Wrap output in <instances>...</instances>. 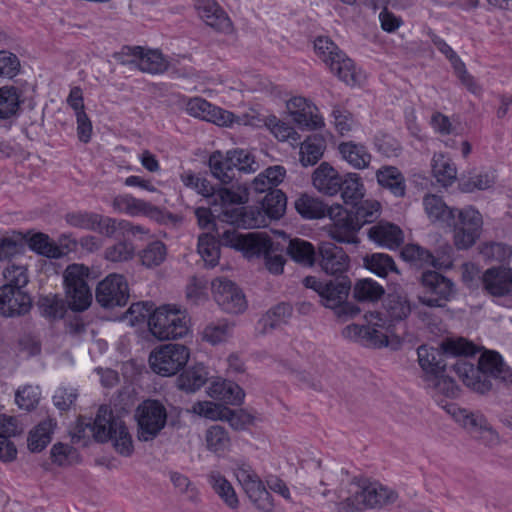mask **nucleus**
Returning a JSON list of instances; mask_svg holds the SVG:
<instances>
[{"instance_id": "1", "label": "nucleus", "mask_w": 512, "mask_h": 512, "mask_svg": "<svg viewBox=\"0 0 512 512\" xmlns=\"http://www.w3.org/2000/svg\"><path fill=\"white\" fill-rule=\"evenodd\" d=\"M442 351L420 346L417 349L418 362L424 372V380L427 385L443 394L454 393L453 381L444 375L447 363L445 357L450 356H472L478 352V347L472 342L463 338L447 339L441 345Z\"/></svg>"}, {"instance_id": "2", "label": "nucleus", "mask_w": 512, "mask_h": 512, "mask_svg": "<svg viewBox=\"0 0 512 512\" xmlns=\"http://www.w3.org/2000/svg\"><path fill=\"white\" fill-rule=\"evenodd\" d=\"M89 431L97 441L105 442L111 440L118 453L123 456H130L133 452L131 435L124 421L114 416L107 406H100L93 423L90 419L79 418L72 432L74 441H80L87 437Z\"/></svg>"}, {"instance_id": "3", "label": "nucleus", "mask_w": 512, "mask_h": 512, "mask_svg": "<svg viewBox=\"0 0 512 512\" xmlns=\"http://www.w3.org/2000/svg\"><path fill=\"white\" fill-rule=\"evenodd\" d=\"M218 236L222 245L242 251L246 257L263 256L269 272L276 275L283 272L285 259L278 253L282 249L265 233L242 234L230 227Z\"/></svg>"}, {"instance_id": "4", "label": "nucleus", "mask_w": 512, "mask_h": 512, "mask_svg": "<svg viewBox=\"0 0 512 512\" xmlns=\"http://www.w3.org/2000/svg\"><path fill=\"white\" fill-rule=\"evenodd\" d=\"M396 490L378 482L363 481L349 497L337 503L338 512H362L368 509L381 510L398 501Z\"/></svg>"}, {"instance_id": "5", "label": "nucleus", "mask_w": 512, "mask_h": 512, "mask_svg": "<svg viewBox=\"0 0 512 512\" xmlns=\"http://www.w3.org/2000/svg\"><path fill=\"white\" fill-rule=\"evenodd\" d=\"M148 326L151 334L161 341L179 339L189 333V317L175 305H163L149 315Z\"/></svg>"}, {"instance_id": "6", "label": "nucleus", "mask_w": 512, "mask_h": 512, "mask_svg": "<svg viewBox=\"0 0 512 512\" xmlns=\"http://www.w3.org/2000/svg\"><path fill=\"white\" fill-rule=\"evenodd\" d=\"M232 471L239 486L257 510L261 512L274 511L273 497L251 465L243 461H236Z\"/></svg>"}, {"instance_id": "7", "label": "nucleus", "mask_w": 512, "mask_h": 512, "mask_svg": "<svg viewBox=\"0 0 512 512\" xmlns=\"http://www.w3.org/2000/svg\"><path fill=\"white\" fill-rule=\"evenodd\" d=\"M447 226L453 227L454 245L459 250L471 248L480 238L483 217L481 213L473 206H466L462 209H456L453 223Z\"/></svg>"}, {"instance_id": "8", "label": "nucleus", "mask_w": 512, "mask_h": 512, "mask_svg": "<svg viewBox=\"0 0 512 512\" xmlns=\"http://www.w3.org/2000/svg\"><path fill=\"white\" fill-rule=\"evenodd\" d=\"M88 267L83 264H71L64 271V285L68 306L73 311L86 310L92 301L87 284Z\"/></svg>"}, {"instance_id": "9", "label": "nucleus", "mask_w": 512, "mask_h": 512, "mask_svg": "<svg viewBox=\"0 0 512 512\" xmlns=\"http://www.w3.org/2000/svg\"><path fill=\"white\" fill-rule=\"evenodd\" d=\"M190 358V350L182 344H163L153 349L149 355L152 371L158 375L169 377L182 370Z\"/></svg>"}, {"instance_id": "10", "label": "nucleus", "mask_w": 512, "mask_h": 512, "mask_svg": "<svg viewBox=\"0 0 512 512\" xmlns=\"http://www.w3.org/2000/svg\"><path fill=\"white\" fill-rule=\"evenodd\" d=\"M315 52L340 80L355 84L356 73L353 61L348 58L328 37L320 36L314 42Z\"/></svg>"}, {"instance_id": "11", "label": "nucleus", "mask_w": 512, "mask_h": 512, "mask_svg": "<svg viewBox=\"0 0 512 512\" xmlns=\"http://www.w3.org/2000/svg\"><path fill=\"white\" fill-rule=\"evenodd\" d=\"M137 437L140 441L154 440L165 427L167 411L165 406L157 400H145L136 409Z\"/></svg>"}, {"instance_id": "12", "label": "nucleus", "mask_w": 512, "mask_h": 512, "mask_svg": "<svg viewBox=\"0 0 512 512\" xmlns=\"http://www.w3.org/2000/svg\"><path fill=\"white\" fill-rule=\"evenodd\" d=\"M423 294L418 301L427 307H444L454 295L453 282L436 271H425L421 276Z\"/></svg>"}, {"instance_id": "13", "label": "nucleus", "mask_w": 512, "mask_h": 512, "mask_svg": "<svg viewBox=\"0 0 512 512\" xmlns=\"http://www.w3.org/2000/svg\"><path fill=\"white\" fill-rule=\"evenodd\" d=\"M122 64H135L142 72L150 74L163 73L168 62L158 50H145L140 46H124L114 55Z\"/></svg>"}, {"instance_id": "14", "label": "nucleus", "mask_w": 512, "mask_h": 512, "mask_svg": "<svg viewBox=\"0 0 512 512\" xmlns=\"http://www.w3.org/2000/svg\"><path fill=\"white\" fill-rule=\"evenodd\" d=\"M303 284L317 292L321 304L330 309L339 307L347 299L351 289V281L348 277L322 282L314 276H307L303 279Z\"/></svg>"}, {"instance_id": "15", "label": "nucleus", "mask_w": 512, "mask_h": 512, "mask_svg": "<svg viewBox=\"0 0 512 512\" xmlns=\"http://www.w3.org/2000/svg\"><path fill=\"white\" fill-rule=\"evenodd\" d=\"M328 217L332 221L329 236L339 243L356 244L359 242L357 233L361 229L353 213L342 205H332L328 209Z\"/></svg>"}, {"instance_id": "16", "label": "nucleus", "mask_w": 512, "mask_h": 512, "mask_svg": "<svg viewBox=\"0 0 512 512\" xmlns=\"http://www.w3.org/2000/svg\"><path fill=\"white\" fill-rule=\"evenodd\" d=\"M95 296L104 308L125 306L129 299L128 283L123 275L109 274L98 283Z\"/></svg>"}, {"instance_id": "17", "label": "nucleus", "mask_w": 512, "mask_h": 512, "mask_svg": "<svg viewBox=\"0 0 512 512\" xmlns=\"http://www.w3.org/2000/svg\"><path fill=\"white\" fill-rule=\"evenodd\" d=\"M211 286L215 301L227 313L239 314L246 309L245 296L232 281L226 278H217Z\"/></svg>"}, {"instance_id": "18", "label": "nucleus", "mask_w": 512, "mask_h": 512, "mask_svg": "<svg viewBox=\"0 0 512 512\" xmlns=\"http://www.w3.org/2000/svg\"><path fill=\"white\" fill-rule=\"evenodd\" d=\"M316 261L321 270L327 275L344 277L349 269V256L332 242H322L318 247Z\"/></svg>"}, {"instance_id": "19", "label": "nucleus", "mask_w": 512, "mask_h": 512, "mask_svg": "<svg viewBox=\"0 0 512 512\" xmlns=\"http://www.w3.org/2000/svg\"><path fill=\"white\" fill-rule=\"evenodd\" d=\"M287 109L293 121L302 129L316 130L324 126L318 108L303 97H294L287 102Z\"/></svg>"}, {"instance_id": "20", "label": "nucleus", "mask_w": 512, "mask_h": 512, "mask_svg": "<svg viewBox=\"0 0 512 512\" xmlns=\"http://www.w3.org/2000/svg\"><path fill=\"white\" fill-rule=\"evenodd\" d=\"M198 16L217 32L229 34L233 25L226 12L215 0H193Z\"/></svg>"}, {"instance_id": "21", "label": "nucleus", "mask_w": 512, "mask_h": 512, "mask_svg": "<svg viewBox=\"0 0 512 512\" xmlns=\"http://www.w3.org/2000/svg\"><path fill=\"white\" fill-rule=\"evenodd\" d=\"M483 290L493 297L512 295V269L499 266L487 269L482 275Z\"/></svg>"}, {"instance_id": "22", "label": "nucleus", "mask_w": 512, "mask_h": 512, "mask_svg": "<svg viewBox=\"0 0 512 512\" xmlns=\"http://www.w3.org/2000/svg\"><path fill=\"white\" fill-rule=\"evenodd\" d=\"M31 297L23 290L0 287V313L13 317L27 313L31 308Z\"/></svg>"}, {"instance_id": "23", "label": "nucleus", "mask_w": 512, "mask_h": 512, "mask_svg": "<svg viewBox=\"0 0 512 512\" xmlns=\"http://www.w3.org/2000/svg\"><path fill=\"white\" fill-rule=\"evenodd\" d=\"M341 159L355 170L369 168L372 155L366 145L355 141H343L337 146Z\"/></svg>"}, {"instance_id": "24", "label": "nucleus", "mask_w": 512, "mask_h": 512, "mask_svg": "<svg viewBox=\"0 0 512 512\" xmlns=\"http://www.w3.org/2000/svg\"><path fill=\"white\" fill-rule=\"evenodd\" d=\"M342 177L328 162H322L313 172L312 182L319 192L334 196L341 190Z\"/></svg>"}, {"instance_id": "25", "label": "nucleus", "mask_w": 512, "mask_h": 512, "mask_svg": "<svg viewBox=\"0 0 512 512\" xmlns=\"http://www.w3.org/2000/svg\"><path fill=\"white\" fill-rule=\"evenodd\" d=\"M452 369L463 383L474 391L484 394L491 390V382L486 378L481 379L478 367L465 358H459L452 364Z\"/></svg>"}, {"instance_id": "26", "label": "nucleus", "mask_w": 512, "mask_h": 512, "mask_svg": "<svg viewBox=\"0 0 512 512\" xmlns=\"http://www.w3.org/2000/svg\"><path fill=\"white\" fill-rule=\"evenodd\" d=\"M478 369L481 378L488 375L502 381L512 380L510 368L503 362L501 355L496 351H484L479 358Z\"/></svg>"}, {"instance_id": "27", "label": "nucleus", "mask_w": 512, "mask_h": 512, "mask_svg": "<svg viewBox=\"0 0 512 512\" xmlns=\"http://www.w3.org/2000/svg\"><path fill=\"white\" fill-rule=\"evenodd\" d=\"M370 240L376 244L389 248H398L404 239L402 230L389 222H379L368 230Z\"/></svg>"}, {"instance_id": "28", "label": "nucleus", "mask_w": 512, "mask_h": 512, "mask_svg": "<svg viewBox=\"0 0 512 512\" xmlns=\"http://www.w3.org/2000/svg\"><path fill=\"white\" fill-rule=\"evenodd\" d=\"M423 207L431 222L446 226L448 223H453L456 208L449 207L442 197L435 194H426L423 197Z\"/></svg>"}, {"instance_id": "29", "label": "nucleus", "mask_w": 512, "mask_h": 512, "mask_svg": "<svg viewBox=\"0 0 512 512\" xmlns=\"http://www.w3.org/2000/svg\"><path fill=\"white\" fill-rule=\"evenodd\" d=\"M16 420L0 414V459L11 461L16 457L17 449L14 443L9 440L10 437L20 433Z\"/></svg>"}, {"instance_id": "30", "label": "nucleus", "mask_w": 512, "mask_h": 512, "mask_svg": "<svg viewBox=\"0 0 512 512\" xmlns=\"http://www.w3.org/2000/svg\"><path fill=\"white\" fill-rule=\"evenodd\" d=\"M339 192L345 204L356 206L365 195V187L361 176L355 172H348L343 175Z\"/></svg>"}, {"instance_id": "31", "label": "nucleus", "mask_w": 512, "mask_h": 512, "mask_svg": "<svg viewBox=\"0 0 512 512\" xmlns=\"http://www.w3.org/2000/svg\"><path fill=\"white\" fill-rule=\"evenodd\" d=\"M376 179L381 187L390 190L396 197L405 195V178L397 167L383 166L376 171Z\"/></svg>"}, {"instance_id": "32", "label": "nucleus", "mask_w": 512, "mask_h": 512, "mask_svg": "<svg viewBox=\"0 0 512 512\" xmlns=\"http://www.w3.org/2000/svg\"><path fill=\"white\" fill-rule=\"evenodd\" d=\"M432 174L443 187L451 186L457 179V168L443 153H435L432 158Z\"/></svg>"}, {"instance_id": "33", "label": "nucleus", "mask_w": 512, "mask_h": 512, "mask_svg": "<svg viewBox=\"0 0 512 512\" xmlns=\"http://www.w3.org/2000/svg\"><path fill=\"white\" fill-rule=\"evenodd\" d=\"M195 190L205 197L214 198V202L219 199L222 204H241L247 200L244 195L227 188H221L216 191L213 185L205 178H200Z\"/></svg>"}, {"instance_id": "34", "label": "nucleus", "mask_w": 512, "mask_h": 512, "mask_svg": "<svg viewBox=\"0 0 512 512\" xmlns=\"http://www.w3.org/2000/svg\"><path fill=\"white\" fill-rule=\"evenodd\" d=\"M208 482L229 508L237 509L239 507V498L234 487L220 472L212 471L208 475Z\"/></svg>"}, {"instance_id": "35", "label": "nucleus", "mask_w": 512, "mask_h": 512, "mask_svg": "<svg viewBox=\"0 0 512 512\" xmlns=\"http://www.w3.org/2000/svg\"><path fill=\"white\" fill-rule=\"evenodd\" d=\"M292 313V306L288 303L283 302L275 305L259 320L258 324L261 326V332L268 333L280 327L282 324L287 323Z\"/></svg>"}, {"instance_id": "36", "label": "nucleus", "mask_w": 512, "mask_h": 512, "mask_svg": "<svg viewBox=\"0 0 512 512\" xmlns=\"http://www.w3.org/2000/svg\"><path fill=\"white\" fill-rule=\"evenodd\" d=\"M285 173L286 171L282 166L269 167L253 179L250 188L256 193H269L274 190L273 187L283 181Z\"/></svg>"}, {"instance_id": "37", "label": "nucleus", "mask_w": 512, "mask_h": 512, "mask_svg": "<svg viewBox=\"0 0 512 512\" xmlns=\"http://www.w3.org/2000/svg\"><path fill=\"white\" fill-rule=\"evenodd\" d=\"M326 141L322 136L312 135L301 143L300 162L304 167L315 165L323 156Z\"/></svg>"}, {"instance_id": "38", "label": "nucleus", "mask_w": 512, "mask_h": 512, "mask_svg": "<svg viewBox=\"0 0 512 512\" xmlns=\"http://www.w3.org/2000/svg\"><path fill=\"white\" fill-rule=\"evenodd\" d=\"M288 255L297 263L311 267L316 262V251L314 246L299 238L291 239L287 246Z\"/></svg>"}, {"instance_id": "39", "label": "nucleus", "mask_w": 512, "mask_h": 512, "mask_svg": "<svg viewBox=\"0 0 512 512\" xmlns=\"http://www.w3.org/2000/svg\"><path fill=\"white\" fill-rule=\"evenodd\" d=\"M209 166L214 177L222 183H230L235 177L234 163L228 152L224 156L220 151L212 153L209 158Z\"/></svg>"}, {"instance_id": "40", "label": "nucleus", "mask_w": 512, "mask_h": 512, "mask_svg": "<svg viewBox=\"0 0 512 512\" xmlns=\"http://www.w3.org/2000/svg\"><path fill=\"white\" fill-rule=\"evenodd\" d=\"M211 396L231 405H240L244 400L245 393L236 383L223 381L214 383L211 388Z\"/></svg>"}, {"instance_id": "41", "label": "nucleus", "mask_w": 512, "mask_h": 512, "mask_svg": "<svg viewBox=\"0 0 512 512\" xmlns=\"http://www.w3.org/2000/svg\"><path fill=\"white\" fill-rule=\"evenodd\" d=\"M296 211L305 219H320L328 215V209L321 200L307 194L301 195L295 201Z\"/></svg>"}, {"instance_id": "42", "label": "nucleus", "mask_w": 512, "mask_h": 512, "mask_svg": "<svg viewBox=\"0 0 512 512\" xmlns=\"http://www.w3.org/2000/svg\"><path fill=\"white\" fill-rule=\"evenodd\" d=\"M496 175L492 170L470 173L460 179L459 187L462 192L472 193L475 190H485L493 186Z\"/></svg>"}, {"instance_id": "43", "label": "nucleus", "mask_w": 512, "mask_h": 512, "mask_svg": "<svg viewBox=\"0 0 512 512\" xmlns=\"http://www.w3.org/2000/svg\"><path fill=\"white\" fill-rule=\"evenodd\" d=\"M401 257L406 262H409L417 267L424 266H433L436 267V259L433 254L417 245V244H407L401 250Z\"/></svg>"}, {"instance_id": "44", "label": "nucleus", "mask_w": 512, "mask_h": 512, "mask_svg": "<svg viewBox=\"0 0 512 512\" xmlns=\"http://www.w3.org/2000/svg\"><path fill=\"white\" fill-rule=\"evenodd\" d=\"M456 421L476 436L489 424L485 416L479 411H469L458 408L453 412Z\"/></svg>"}, {"instance_id": "45", "label": "nucleus", "mask_w": 512, "mask_h": 512, "mask_svg": "<svg viewBox=\"0 0 512 512\" xmlns=\"http://www.w3.org/2000/svg\"><path fill=\"white\" fill-rule=\"evenodd\" d=\"M205 440L207 449L216 454L226 452L231 445L228 432L220 425H213L208 428L205 434Z\"/></svg>"}, {"instance_id": "46", "label": "nucleus", "mask_w": 512, "mask_h": 512, "mask_svg": "<svg viewBox=\"0 0 512 512\" xmlns=\"http://www.w3.org/2000/svg\"><path fill=\"white\" fill-rule=\"evenodd\" d=\"M113 206L123 212H126L130 215H149L155 209L150 203L134 198L129 195L118 196L113 200Z\"/></svg>"}, {"instance_id": "47", "label": "nucleus", "mask_w": 512, "mask_h": 512, "mask_svg": "<svg viewBox=\"0 0 512 512\" xmlns=\"http://www.w3.org/2000/svg\"><path fill=\"white\" fill-rule=\"evenodd\" d=\"M387 317L391 321H401L411 313V304L407 297L399 294H389L385 303Z\"/></svg>"}, {"instance_id": "48", "label": "nucleus", "mask_w": 512, "mask_h": 512, "mask_svg": "<svg viewBox=\"0 0 512 512\" xmlns=\"http://www.w3.org/2000/svg\"><path fill=\"white\" fill-rule=\"evenodd\" d=\"M271 219L262 207H243L239 210L237 221L245 228L266 227Z\"/></svg>"}, {"instance_id": "49", "label": "nucleus", "mask_w": 512, "mask_h": 512, "mask_svg": "<svg viewBox=\"0 0 512 512\" xmlns=\"http://www.w3.org/2000/svg\"><path fill=\"white\" fill-rule=\"evenodd\" d=\"M19 97L16 87L0 88V119H9L17 114L20 106Z\"/></svg>"}, {"instance_id": "50", "label": "nucleus", "mask_w": 512, "mask_h": 512, "mask_svg": "<svg viewBox=\"0 0 512 512\" xmlns=\"http://www.w3.org/2000/svg\"><path fill=\"white\" fill-rule=\"evenodd\" d=\"M286 203L285 194L281 190L275 189L266 194L261 207L270 219H279L285 213Z\"/></svg>"}, {"instance_id": "51", "label": "nucleus", "mask_w": 512, "mask_h": 512, "mask_svg": "<svg viewBox=\"0 0 512 512\" xmlns=\"http://www.w3.org/2000/svg\"><path fill=\"white\" fill-rule=\"evenodd\" d=\"M365 266L379 277H386L389 272L398 273L393 258L384 253H374L364 259Z\"/></svg>"}, {"instance_id": "52", "label": "nucleus", "mask_w": 512, "mask_h": 512, "mask_svg": "<svg viewBox=\"0 0 512 512\" xmlns=\"http://www.w3.org/2000/svg\"><path fill=\"white\" fill-rule=\"evenodd\" d=\"M198 253L208 267L217 265L220 257V249L212 235L204 233L199 236Z\"/></svg>"}, {"instance_id": "53", "label": "nucleus", "mask_w": 512, "mask_h": 512, "mask_svg": "<svg viewBox=\"0 0 512 512\" xmlns=\"http://www.w3.org/2000/svg\"><path fill=\"white\" fill-rule=\"evenodd\" d=\"M383 294V287L371 279L359 280L353 290L354 298L360 302L377 301Z\"/></svg>"}, {"instance_id": "54", "label": "nucleus", "mask_w": 512, "mask_h": 512, "mask_svg": "<svg viewBox=\"0 0 512 512\" xmlns=\"http://www.w3.org/2000/svg\"><path fill=\"white\" fill-rule=\"evenodd\" d=\"M52 427L51 420L43 421L30 432L28 447L32 452H39L50 443Z\"/></svg>"}, {"instance_id": "55", "label": "nucleus", "mask_w": 512, "mask_h": 512, "mask_svg": "<svg viewBox=\"0 0 512 512\" xmlns=\"http://www.w3.org/2000/svg\"><path fill=\"white\" fill-rule=\"evenodd\" d=\"M207 380V375L202 367H194L182 373L178 379L180 389L187 392H194L200 389Z\"/></svg>"}, {"instance_id": "56", "label": "nucleus", "mask_w": 512, "mask_h": 512, "mask_svg": "<svg viewBox=\"0 0 512 512\" xmlns=\"http://www.w3.org/2000/svg\"><path fill=\"white\" fill-rule=\"evenodd\" d=\"M381 205L377 200L367 199L356 205L353 217L357 219L359 227L374 222L380 216Z\"/></svg>"}, {"instance_id": "57", "label": "nucleus", "mask_w": 512, "mask_h": 512, "mask_svg": "<svg viewBox=\"0 0 512 512\" xmlns=\"http://www.w3.org/2000/svg\"><path fill=\"white\" fill-rule=\"evenodd\" d=\"M64 219L71 227L95 231L99 221V214L88 211H73L67 213Z\"/></svg>"}, {"instance_id": "58", "label": "nucleus", "mask_w": 512, "mask_h": 512, "mask_svg": "<svg viewBox=\"0 0 512 512\" xmlns=\"http://www.w3.org/2000/svg\"><path fill=\"white\" fill-rule=\"evenodd\" d=\"M29 247L38 254L48 258H60L63 254L61 249L43 233L33 235L29 240Z\"/></svg>"}, {"instance_id": "59", "label": "nucleus", "mask_w": 512, "mask_h": 512, "mask_svg": "<svg viewBox=\"0 0 512 512\" xmlns=\"http://www.w3.org/2000/svg\"><path fill=\"white\" fill-rule=\"evenodd\" d=\"M38 307L44 316L50 318H62L66 312V304L63 299L52 294L40 297Z\"/></svg>"}, {"instance_id": "60", "label": "nucleus", "mask_w": 512, "mask_h": 512, "mask_svg": "<svg viewBox=\"0 0 512 512\" xmlns=\"http://www.w3.org/2000/svg\"><path fill=\"white\" fill-rule=\"evenodd\" d=\"M167 250L161 241H153L144 248L140 254L142 264L146 267L160 265L166 258Z\"/></svg>"}, {"instance_id": "61", "label": "nucleus", "mask_w": 512, "mask_h": 512, "mask_svg": "<svg viewBox=\"0 0 512 512\" xmlns=\"http://www.w3.org/2000/svg\"><path fill=\"white\" fill-rule=\"evenodd\" d=\"M231 329L232 327L226 320L210 323L203 330L202 338L203 340L216 345L225 341L229 337Z\"/></svg>"}, {"instance_id": "62", "label": "nucleus", "mask_w": 512, "mask_h": 512, "mask_svg": "<svg viewBox=\"0 0 512 512\" xmlns=\"http://www.w3.org/2000/svg\"><path fill=\"white\" fill-rule=\"evenodd\" d=\"M6 284L2 287H9L16 290H23L28 283L27 270L21 265H10L4 271Z\"/></svg>"}, {"instance_id": "63", "label": "nucleus", "mask_w": 512, "mask_h": 512, "mask_svg": "<svg viewBox=\"0 0 512 512\" xmlns=\"http://www.w3.org/2000/svg\"><path fill=\"white\" fill-rule=\"evenodd\" d=\"M135 248L132 243L119 241L105 250V259L111 262L129 261L134 257Z\"/></svg>"}, {"instance_id": "64", "label": "nucleus", "mask_w": 512, "mask_h": 512, "mask_svg": "<svg viewBox=\"0 0 512 512\" xmlns=\"http://www.w3.org/2000/svg\"><path fill=\"white\" fill-rule=\"evenodd\" d=\"M231 155L234 169L237 168L240 172L252 173L258 170L259 164L255 161V157L248 151L236 149L228 151Z\"/></svg>"}]
</instances>
